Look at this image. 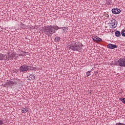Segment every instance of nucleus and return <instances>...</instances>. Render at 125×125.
<instances>
[{"label":"nucleus","instance_id":"nucleus-1","mask_svg":"<svg viewBox=\"0 0 125 125\" xmlns=\"http://www.w3.org/2000/svg\"><path fill=\"white\" fill-rule=\"evenodd\" d=\"M68 49H71L73 51H81L83 49V44L79 42H73L67 46Z\"/></svg>","mask_w":125,"mask_h":125},{"label":"nucleus","instance_id":"nucleus-2","mask_svg":"<svg viewBox=\"0 0 125 125\" xmlns=\"http://www.w3.org/2000/svg\"><path fill=\"white\" fill-rule=\"evenodd\" d=\"M43 30L44 34H45V35H47V36H49V35H52L53 34L55 33L53 25L45 26L44 27Z\"/></svg>","mask_w":125,"mask_h":125},{"label":"nucleus","instance_id":"nucleus-3","mask_svg":"<svg viewBox=\"0 0 125 125\" xmlns=\"http://www.w3.org/2000/svg\"><path fill=\"white\" fill-rule=\"evenodd\" d=\"M109 25L111 29H115L118 25V22L115 19H113L109 21Z\"/></svg>","mask_w":125,"mask_h":125},{"label":"nucleus","instance_id":"nucleus-4","mask_svg":"<svg viewBox=\"0 0 125 125\" xmlns=\"http://www.w3.org/2000/svg\"><path fill=\"white\" fill-rule=\"evenodd\" d=\"M16 84V82L15 81H9L7 82L6 83H5L4 84L3 86L4 87H7V88H8L9 86H10L11 87H12L13 85H15Z\"/></svg>","mask_w":125,"mask_h":125},{"label":"nucleus","instance_id":"nucleus-5","mask_svg":"<svg viewBox=\"0 0 125 125\" xmlns=\"http://www.w3.org/2000/svg\"><path fill=\"white\" fill-rule=\"evenodd\" d=\"M29 66L23 64L20 67L19 71L20 72H27V71H29Z\"/></svg>","mask_w":125,"mask_h":125},{"label":"nucleus","instance_id":"nucleus-6","mask_svg":"<svg viewBox=\"0 0 125 125\" xmlns=\"http://www.w3.org/2000/svg\"><path fill=\"white\" fill-rule=\"evenodd\" d=\"M118 63L121 67H125V58L120 59L118 60Z\"/></svg>","mask_w":125,"mask_h":125},{"label":"nucleus","instance_id":"nucleus-7","mask_svg":"<svg viewBox=\"0 0 125 125\" xmlns=\"http://www.w3.org/2000/svg\"><path fill=\"white\" fill-rule=\"evenodd\" d=\"M112 12L114 14H119L121 13V10L118 8H115L112 9Z\"/></svg>","mask_w":125,"mask_h":125},{"label":"nucleus","instance_id":"nucleus-8","mask_svg":"<svg viewBox=\"0 0 125 125\" xmlns=\"http://www.w3.org/2000/svg\"><path fill=\"white\" fill-rule=\"evenodd\" d=\"M93 40L96 42H102V39L98 37L97 36H94L92 37Z\"/></svg>","mask_w":125,"mask_h":125},{"label":"nucleus","instance_id":"nucleus-9","mask_svg":"<svg viewBox=\"0 0 125 125\" xmlns=\"http://www.w3.org/2000/svg\"><path fill=\"white\" fill-rule=\"evenodd\" d=\"M107 48H109V49H114V48H118V46L117 45L109 43L107 45Z\"/></svg>","mask_w":125,"mask_h":125},{"label":"nucleus","instance_id":"nucleus-10","mask_svg":"<svg viewBox=\"0 0 125 125\" xmlns=\"http://www.w3.org/2000/svg\"><path fill=\"white\" fill-rule=\"evenodd\" d=\"M27 80L28 81H34L36 79V77H35V75L34 74H30L29 76H27Z\"/></svg>","mask_w":125,"mask_h":125},{"label":"nucleus","instance_id":"nucleus-11","mask_svg":"<svg viewBox=\"0 0 125 125\" xmlns=\"http://www.w3.org/2000/svg\"><path fill=\"white\" fill-rule=\"evenodd\" d=\"M4 60H6L7 61H8L9 60H12L11 55L9 54V53H8L7 55L6 56V57H4Z\"/></svg>","mask_w":125,"mask_h":125},{"label":"nucleus","instance_id":"nucleus-12","mask_svg":"<svg viewBox=\"0 0 125 125\" xmlns=\"http://www.w3.org/2000/svg\"><path fill=\"white\" fill-rule=\"evenodd\" d=\"M11 57H12V60H13V59H16L17 57H18L19 55L16 53H12L11 54Z\"/></svg>","mask_w":125,"mask_h":125},{"label":"nucleus","instance_id":"nucleus-13","mask_svg":"<svg viewBox=\"0 0 125 125\" xmlns=\"http://www.w3.org/2000/svg\"><path fill=\"white\" fill-rule=\"evenodd\" d=\"M115 36L116 37H121V32L119 31H117L115 32Z\"/></svg>","mask_w":125,"mask_h":125},{"label":"nucleus","instance_id":"nucleus-14","mask_svg":"<svg viewBox=\"0 0 125 125\" xmlns=\"http://www.w3.org/2000/svg\"><path fill=\"white\" fill-rule=\"evenodd\" d=\"M28 112V108L25 107L21 109V113H27Z\"/></svg>","mask_w":125,"mask_h":125},{"label":"nucleus","instance_id":"nucleus-15","mask_svg":"<svg viewBox=\"0 0 125 125\" xmlns=\"http://www.w3.org/2000/svg\"><path fill=\"white\" fill-rule=\"evenodd\" d=\"M60 29H63V31L64 32V33H67V32H68V27H60Z\"/></svg>","mask_w":125,"mask_h":125},{"label":"nucleus","instance_id":"nucleus-16","mask_svg":"<svg viewBox=\"0 0 125 125\" xmlns=\"http://www.w3.org/2000/svg\"><path fill=\"white\" fill-rule=\"evenodd\" d=\"M54 31L55 32V30L57 31V30H59L60 27H58L57 25H53Z\"/></svg>","mask_w":125,"mask_h":125},{"label":"nucleus","instance_id":"nucleus-17","mask_svg":"<svg viewBox=\"0 0 125 125\" xmlns=\"http://www.w3.org/2000/svg\"><path fill=\"white\" fill-rule=\"evenodd\" d=\"M25 54V52L23 51H21L20 53L18 54L19 56H24Z\"/></svg>","mask_w":125,"mask_h":125},{"label":"nucleus","instance_id":"nucleus-18","mask_svg":"<svg viewBox=\"0 0 125 125\" xmlns=\"http://www.w3.org/2000/svg\"><path fill=\"white\" fill-rule=\"evenodd\" d=\"M4 55L0 54V60H4Z\"/></svg>","mask_w":125,"mask_h":125},{"label":"nucleus","instance_id":"nucleus-19","mask_svg":"<svg viewBox=\"0 0 125 125\" xmlns=\"http://www.w3.org/2000/svg\"><path fill=\"white\" fill-rule=\"evenodd\" d=\"M119 100H120V101H122V102H123V103H125V98H120L119 99Z\"/></svg>","mask_w":125,"mask_h":125},{"label":"nucleus","instance_id":"nucleus-20","mask_svg":"<svg viewBox=\"0 0 125 125\" xmlns=\"http://www.w3.org/2000/svg\"><path fill=\"white\" fill-rule=\"evenodd\" d=\"M91 73V70L88 71L86 73V76H87V77H88V76H90Z\"/></svg>","mask_w":125,"mask_h":125},{"label":"nucleus","instance_id":"nucleus-21","mask_svg":"<svg viewBox=\"0 0 125 125\" xmlns=\"http://www.w3.org/2000/svg\"><path fill=\"white\" fill-rule=\"evenodd\" d=\"M4 125V122H3V120L1 119V118H0V125Z\"/></svg>","mask_w":125,"mask_h":125},{"label":"nucleus","instance_id":"nucleus-22","mask_svg":"<svg viewBox=\"0 0 125 125\" xmlns=\"http://www.w3.org/2000/svg\"><path fill=\"white\" fill-rule=\"evenodd\" d=\"M121 35L123 37H125V30H122L121 32Z\"/></svg>","mask_w":125,"mask_h":125},{"label":"nucleus","instance_id":"nucleus-23","mask_svg":"<svg viewBox=\"0 0 125 125\" xmlns=\"http://www.w3.org/2000/svg\"><path fill=\"white\" fill-rule=\"evenodd\" d=\"M94 75H97V74H98V71H95L94 73Z\"/></svg>","mask_w":125,"mask_h":125},{"label":"nucleus","instance_id":"nucleus-24","mask_svg":"<svg viewBox=\"0 0 125 125\" xmlns=\"http://www.w3.org/2000/svg\"><path fill=\"white\" fill-rule=\"evenodd\" d=\"M22 25H24V24H22Z\"/></svg>","mask_w":125,"mask_h":125}]
</instances>
